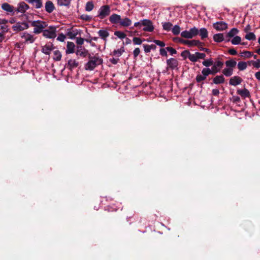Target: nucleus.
I'll list each match as a JSON object with an SVG mask.
<instances>
[{
    "label": "nucleus",
    "mask_w": 260,
    "mask_h": 260,
    "mask_svg": "<svg viewBox=\"0 0 260 260\" xmlns=\"http://www.w3.org/2000/svg\"><path fill=\"white\" fill-rule=\"evenodd\" d=\"M142 26H144L143 30L144 31L152 32L154 27L152 22L149 19H143L134 23V26L140 28Z\"/></svg>",
    "instance_id": "f257e3e1"
},
{
    "label": "nucleus",
    "mask_w": 260,
    "mask_h": 260,
    "mask_svg": "<svg viewBox=\"0 0 260 260\" xmlns=\"http://www.w3.org/2000/svg\"><path fill=\"white\" fill-rule=\"evenodd\" d=\"M103 63V60L99 56H94L90 57L89 61L86 63L85 69L86 70L92 71L98 66Z\"/></svg>",
    "instance_id": "f03ea898"
},
{
    "label": "nucleus",
    "mask_w": 260,
    "mask_h": 260,
    "mask_svg": "<svg viewBox=\"0 0 260 260\" xmlns=\"http://www.w3.org/2000/svg\"><path fill=\"white\" fill-rule=\"evenodd\" d=\"M31 25L34 27V32L36 34L43 32V29L47 25L45 22L41 20L32 21Z\"/></svg>",
    "instance_id": "7ed1b4c3"
},
{
    "label": "nucleus",
    "mask_w": 260,
    "mask_h": 260,
    "mask_svg": "<svg viewBox=\"0 0 260 260\" xmlns=\"http://www.w3.org/2000/svg\"><path fill=\"white\" fill-rule=\"evenodd\" d=\"M42 32L45 38L54 39L56 36V27L54 26H50L47 29L43 30Z\"/></svg>",
    "instance_id": "20e7f679"
},
{
    "label": "nucleus",
    "mask_w": 260,
    "mask_h": 260,
    "mask_svg": "<svg viewBox=\"0 0 260 260\" xmlns=\"http://www.w3.org/2000/svg\"><path fill=\"white\" fill-rule=\"evenodd\" d=\"M199 34V29L193 27L189 30H184L181 32V37L186 39H191Z\"/></svg>",
    "instance_id": "39448f33"
},
{
    "label": "nucleus",
    "mask_w": 260,
    "mask_h": 260,
    "mask_svg": "<svg viewBox=\"0 0 260 260\" xmlns=\"http://www.w3.org/2000/svg\"><path fill=\"white\" fill-rule=\"evenodd\" d=\"M110 7L109 6H102L98 11V17L100 19H104L110 14Z\"/></svg>",
    "instance_id": "423d86ee"
},
{
    "label": "nucleus",
    "mask_w": 260,
    "mask_h": 260,
    "mask_svg": "<svg viewBox=\"0 0 260 260\" xmlns=\"http://www.w3.org/2000/svg\"><path fill=\"white\" fill-rule=\"evenodd\" d=\"M21 38L23 40L25 43L31 44L34 42L35 38L34 36L27 32H23L20 34Z\"/></svg>",
    "instance_id": "0eeeda50"
},
{
    "label": "nucleus",
    "mask_w": 260,
    "mask_h": 260,
    "mask_svg": "<svg viewBox=\"0 0 260 260\" xmlns=\"http://www.w3.org/2000/svg\"><path fill=\"white\" fill-rule=\"evenodd\" d=\"M29 8V7L27 4L24 2H21L18 4L17 8H15L16 13L24 14Z\"/></svg>",
    "instance_id": "6e6552de"
},
{
    "label": "nucleus",
    "mask_w": 260,
    "mask_h": 260,
    "mask_svg": "<svg viewBox=\"0 0 260 260\" xmlns=\"http://www.w3.org/2000/svg\"><path fill=\"white\" fill-rule=\"evenodd\" d=\"M29 27V24L27 22H18L12 27L13 30L20 31L26 29Z\"/></svg>",
    "instance_id": "1a4fd4ad"
},
{
    "label": "nucleus",
    "mask_w": 260,
    "mask_h": 260,
    "mask_svg": "<svg viewBox=\"0 0 260 260\" xmlns=\"http://www.w3.org/2000/svg\"><path fill=\"white\" fill-rule=\"evenodd\" d=\"M2 8L3 10L12 15L16 13L15 8L7 3L2 5Z\"/></svg>",
    "instance_id": "9d476101"
},
{
    "label": "nucleus",
    "mask_w": 260,
    "mask_h": 260,
    "mask_svg": "<svg viewBox=\"0 0 260 260\" xmlns=\"http://www.w3.org/2000/svg\"><path fill=\"white\" fill-rule=\"evenodd\" d=\"M223 66V62L220 60L216 61L213 64V66L211 68V70L214 74H215L220 72L221 69Z\"/></svg>",
    "instance_id": "9b49d317"
},
{
    "label": "nucleus",
    "mask_w": 260,
    "mask_h": 260,
    "mask_svg": "<svg viewBox=\"0 0 260 260\" xmlns=\"http://www.w3.org/2000/svg\"><path fill=\"white\" fill-rule=\"evenodd\" d=\"M213 27L218 31H222L228 28V24L224 22H217L213 24Z\"/></svg>",
    "instance_id": "f8f14e48"
},
{
    "label": "nucleus",
    "mask_w": 260,
    "mask_h": 260,
    "mask_svg": "<svg viewBox=\"0 0 260 260\" xmlns=\"http://www.w3.org/2000/svg\"><path fill=\"white\" fill-rule=\"evenodd\" d=\"M183 44L187 45L188 47L199 46L202 43L198 40H182L180 41Z\"/></svg>",
    "instance_id": "ddd939ff"
},
{
    "label": "nucleus",
    "mask_w": 260,
    "mask_h": 260,
    "mask_svg": "<svg viewBox=\"0 0 260 260\" xmlns=\"http://www.w3.org/2000/svg\"><path fill=\"white\" fill-rule=\"evenodd\" d=\"M54 49L53 45L52 43L46 44L42 47V52L46 55H49L51 51Z\"/></svg>",
    "instance_id": "4468645a"
},
{
    "label": "nucleus",
    "mask_w": 260,
    "mask_h": 260,
    "mask_svg": "<svg viewBox=\"0 0 260 260\" xmlns=\"http://www.w3.org/2000/svg\"><path fill=\"white\" fill-rule=\"evenodd\" d=\"M167 63L169 68L173 70L177 67L178 62L177 59L171 58L167 60Z\"/></svg>",
    "instance_id": "2eb2a0df"
},
{
    "label": "nucleus",
    "mask_w": 260,
    "mask_h": 260,
    "mask_svg": "<svg viewBox=\"0 0 260 260\" xmlns=\"http://www.w3.org/2000/svg\"><path fill=\"white\" fill-rule=\"evenodd\" d=\"M242 82V79L239 76H234L232 77L229 81V84L233 86H237L240 84Z\"/></svg>",
    "instance_id": "dca6fc26"
},
{
    "label": "nucleus",
    "mask_w": 260,
    "mask_h": 260,
    "mask_svg": "<svg viewBox=\"0 0 260 260\" xmlns=\"http://www.w3.org/2000/svg\"><path fill=\"white\" fill-rule=\"evenodd\" d=\"M45 9L47 12L51 13L55 9V7L51 1H48L45 4Z\"/></svg>",
    "instance_id": "f3484780"
},
{
    "label": "nucleus",
    "mask_w": 260,
    "mask_h": 260,
    "mask_svg": "<svg viewBox=\"0 0 260 260\" xmlns=\"http://www.w3.org/2000/svg\"><path fill=\"white\" fill-rule=\"evenodd\" d=\"M121 19V16L119 15L116 14H113L109 17L110 21L113 24H116L118 23L120 24Z\"/></svg>",
    "instance_id": "a211bd4d"
},
{
    "label": "nucleus",
    "mask_w": 260,
    "mask_h": 260,
    "mask_svg": "<svg viewBox=\"0 0 260 260\" xmlns=\"http://www.w3.org/2000/svg\"><path fill=\"white\" fill-rule=\"evenodd\" d=\"M98 35L100 38L103 39L105 42L107 41V38L109 36V33L106 29H100L98 31Z\"/></svg>",
    "instance_id": "6ab92c4d"
},
{
    "label": "nucleus",
    "mask_w": 260,
    "mask_h": 260,
    "mask_svg": "<svg viewBox=\"0 0 260 260\" xmlns=\"http://www.w3.org/2000/svg\"><path fill=\"white\" fill-rule=\"evenodd\" d=\"M132 23V21L129 18L127 17H124L122 19H121L119 24L123 27H128L130 26Z\"/></svg>",
    "instance_id": "aec40b11"
},
{
    "label": "nucleus",
    "mask_w": 260,
    "mask_h": 260,
    "mask_svg": "<svg viewBox=\"0 0 260 260\" xmlns=\"http://www.w3.org/2000/svg\"><path fill=\"white\" fill-rule=\"evenodd\" d=\"M75 45L74 43L68 42L67 45V50L66 52L67 54L73 53L75 51Z\"/></svg>",
    "instance_id": "412c9836"
},
{
    "label": "nucleus",
    "mask_w": 260,
    "mask_h": 260,
    "mask_svg": "<svg viewBox=\"0 0 260 260\" xmlns=\"http://www.w3.org/2000/svg\"><path fill=\"white\" fill-rule=\"evenodd\" d=\"M237 92L238 94L241 95V96L244 99L250 96L249 91L246 88L238 89Z\"/></svg>",
    "instance_id": "4be33fe9"
},
{
    "label": "nucleus",
    "mask_w": 260,
    "mask_h": 260,
    "mask_svg": "<svg viewBox=\"0 0 260 260\" xmlns=\"http://www.w3.org/2000/svg\"><path fill=\"white\" fill-rule=\"evenodd\" d=\"M225 79L222 75L216 76L213 80V83L216 84L223 83Z\"/></svg>",
    "instance_id": "5701e85b"
},
{
    "label": "nucleus",
    "mask_w": 260,
    "mask_h": 260,
    "mask_svg": "<svg viewBox=\"0 0 260 260\" xmlns=\"http://www.w3.org/2000/svg\"><path fill=\"white\" fill-rule=\"evenodd\" d=\"M199 34L202 39L207 38L208 36V32L207 29L204 27L201 28L199 30Z\"/></svg>",
    "instance_id": "b1692460"
},
{
    "label": "nucleus",
    "mask_w": 260,
    "mask_h": 260,
    "mask_svg": "<svg viewBox=\"0 0 260 260\" xmlns=\"http://www.w3.org/2000/svg\"><path fill=\"white\" fill-rule=\"evenodd\" d=\"M213 40L216 42H221L224 40L222 34H217L213 36Z\"/></svg>",
    "instance_id": "393cba45"
},
{
    "label": "nucleus",
    "mask_w": 260,
    "mask_h": 260,
    "mask_svg": "<svg viewBox=\"0 0 260 260\" xmlns=\"http://www.w3.org/2000/svg\"><path fill=\"white\" fill-rule=\"evenodd\" d=\"M68 65L70 69H72L78 67V62L75 59H70L68 61Z\"/></svg>",
    "instance_id": "a878e982"
},
{
    "label": "nucleus",
    "mask_w": 260,
    "mask_h": 260,
    "mask_svg": "<svg viewBox=\"0 0 260 260\" xmlns=\"http://www.w3.org/2000/svg\"><path fill=\"white\" fill-rule=\"evenodd\" d=\"M239 33V30L236 28H233L230 31L227 33V37L233 38Z\"/></svg>",
    "instance_id": "bb28decb"
},
{
    "label": "nucleus",
    "mask_w": 260,
    "mask_h": 260,
    "mask_svg": "<svg viewBox=\"0 0 260 260\" xmlns=\"http://www.w3.org/2000/svg\"><path fill=\"white\" fill-rule=\"evenodd\" d=\"M61 54L59 51L56 50L53 51V58L54 60L56 61H59L61 58Z\"/></svg>",
    "instance_id": "cd10ccee"
},
{
    "label": "nucleus",
    "mask_w": 260,
    "mask_h": 260,
    "mask_svg": "<svg viewBox=\"0 0 260 260\" xmlns=\"http://www.w3.org/2000/svg\"><path fill=\"white\" fill-rule=\"evenodd\" d=\"M222 73L226 77H230L233 73V69L231 68H224L222 71Z\"/></svg>",
    "instance_id": "c85d7f7f"
},
{
    "label": "nucleus",
    "mask_w": 260,
    "mask_h": 260,
    "mask_svg": "<svg viewBox=\"0 0 260 260\" xmlns=\"http://www.w3.org/2000/svg\"><path fill=\"white\" fill-rule=\"evenodd\" d=\"M202 74L206 78L208 75L210 74L214 75L212 70L208 68H205L203 69V70H202Z\"/></svg>",
    "instance_id": "c756f323"
},
{
    "label": "nucleus",
    "mask_w": 260,
    "mask_h": 260,
    "mask_svg": "<svg viewBox=\"0 0 260 260\" xmlns=\"http://www.w3.org/2000/svg\"><path fill=\"white\" fill-rule=\"evenodd\" d=\"M241 38L238 36H236L235 37H233V39L231 41L232 44L234 45L240 44L241 43Z\"/></svg>",
    "instance_id": "7c9ffc66"
},
{
    "label": "nucleus",
    "mask_w": 260,
    "mask_h": 260,
    "mask_svg": "<svg viewBox=\"0 0 260 260\" xmlns=\"http://www.w3.org/2000/svg\"><path fill=\"white\" fill-rule=\"evenodd\" d=\"M225 64L227 68H231L233 69V68L237 64V62L233 59H230L226 61Z\"/></svg>",
    "instance_id": "2f4dec72"
},
{
    "label": "nucleus",
    "mask_w": 260,
    "mask_h": 260,
    "mask_svg": "<svg viewBox=\"0 0 260 260\" xmlns=\"http://www.w3.org/2000/svg\"><path fill=\"white\" fill-rule=\"evenodd\" d=\"M214 63V61L212 58H210L204 60L202 62V64L206 67V68H208L212 65H213Z\"/></svg>",
    "instance_id": "473e14b6"
},
{
    "label": "nucleus",
    "mask_w": 260,
    "mask_h": 260,
    "mask_svg": "<svg viewBox=\"0 0 260 260\" xmlns=\"http://www.w3.org/2000/svg\"><path fill=\"white\" fill-rule=\"evenodd\" d=\"M245 38L249 41H253L256 39V36L253 32H247Z\"/></svg>",
    "instance_id": "72a5a7b5"
},
{
    "label": "nucleus",
    "mask_w": 260,
    "mask_h": 260,
    "mask_svg": "<svg viewBox=\"0 0 260 260\" xmlns=\"http://www.w3.org/2000/svg\"><path fill=\"white\" fill-rule=\"evenodd\" d=\"M163 29L167 31H169L172 29V24L169 22L162 23Z\"/></svg>",
    "instance_id": "f704fd0d"
},
{
    "label": "nucleus",
    "mask_w": 260,
    "mask_h": 260,
    "mask_svg": "<svg viewBox=\"0 0 260 260\" xmlns=\"http://www.w3.org/2000/svg\"><path fill=\"white\" fill-rule=\"evenodd\" d=\"M70 3L71 0H57V4L60 6H68Z\"/></svg>",
    "instance_id": "c9c22d12"
},
{
    "label": "nucleus",
    "mask_w": 260,
    "mask_h": 260,
    "mask_svg": "<svg viewBox=\"0 0 260 260\" xmlns=\"http://www.w3.org/2000/svg\"><path fill=\"white\" fill-rule=\"evenodd\" d=\"M124 51V50L123 47H121L120 49H118L117 50H114L113 52V55L119 57L122 55Z\"/></svg>",
    "instance_id": "e433bc0d"
},
{
    "label": "nucleus",
    "mask_w": 260,
    "mask_h": 260,
    "mask_svg": "<svg viewBox=\"0 0 260 260\" xmlns=\"http://www.w3.org/2000/svg\"><path fill=\"white\" fill-rule=\"evenodd\" d=\"M237 66L240 71H243L246 69L247 66L246 62L240 61L238 62Z\"/></svg>",
    "instance_id": "4c0bfd02"
},
{
    "label": "nucleus",
    "mask_w": 260,
    "mask_h": 260,
    "mask_svg": "<svg viewBox=\"0 0 260 260\" xmlns=\"http://www.w3.org/2000/svg\"><path fill=\"white\" fill-rule=\"evenodd\" d=\"M94 8L93 4L92 2H88L86 3L85 10L86 11L90 12L93 10Z\"/></svg>",
    "instance_id": "58836bf2"
},
{
    "label": "nucleus",
    "mask_w": 260,
    "mask_h": 260,
    "mask_svg": "<svg viewBox=\"0 0 260 260\" xmlns=\"http://www.w3.org/2000/svg\"><path fill=\"white\" fill-rule=\"evenodd\" d=\"M114 35L120 39H123L126 37V35L124 32L120 31H115Z\"/></svg>",
    "instance_id": "ea45409f"
},
{
    "label": "nucleus",
    "mask_w": 260,
    "mask_h": 260,
    "mask_svg": "<svg viewBox=\"0 0 260 260\" xmlns=\"http://www.w3.org/2000/svg\"><path fill=\"white\" fill-rule=\"evenodd\" d=\"M190 54H191V53H190V52L188 50H184L181 52V56L184 59H186V58L189 59Z\"/></svg>",
    "instance_id": "a19ab883"
},
{
    "label": "nucleus",
    "mask_w": 260,
    "mask_h": 260,
    "mask_svg": "<svg viewBox=\"0 0 260 260\" xmlns=\"http://www.w3.org/2000/svg\"><path fill=\"white\" fill-rule=\"evenodd\" d=\"M172 33L177 35H178L180 32V28L179 25H176L172 28Z\"/></svg>",
    "instance_id": "79ce46f5"
},
{
    "label": "nucleus",
    "mask_w": 260,
    "mask_h": 260,
    "mask_svg": "<svg viewBox=\"0 0 260 260\" xmlns=\"http://www.w3.org/2000/svg\"><path fill=\"white\" fill-rule=\"evenodd\" d=\"M196 55L197 57V59L199 61V59H204L206 57V54L204 53H201L199 52H196Z\"/></svg>",
    "instance_id": "37998d69"
},
{
    "label": "nucleus",
    "mask_w": 260,
    "mask_h": 260,
    "mask_svg": "<svg viewBox=\"0 0 260 260\" xmlns=\"http://www.w3.org/2000/svg\"><path fill=\"white\" fill-rule=\"evenodd\" d=\"M241 56L246 58H249L252 56V53L250 51H245L241 53Z\"/></svg>",
    "instance_id": "c03bdc74"
},
{
    "label": "nucleus",
    "mask_w": 260,
    "mask_h": 260,
    "mask_svg": "<svg viewBox=\"0 0 260 260\" xmlns=\"http://www.w3.org/2000/svg\"><path fill=\"white\" fill-rule=\"evenodd\" d=\"M133 42L135 45H141L142 43L141 39L138 37H134L133 39Z\"/></svg>",
    "instance_id": "a18cd8bd"
},
{
    "label": "nucleus",
    "mask_w": 260,
    "mask_h": 260,
    "mask_svg": "<svg viewBox=\"0 0 260 260\" xmlns=\"http://www.w3.org/2000/svg\"><path fill=\"white\" fill-rule=\"evenodd\" d=\"M206 79V77H205L202 74H199L196 77V80L198 82H200L202 81L205 80Z\"/></svg>",
    "instance_id": "49530a36"
},
{
    "label": "nucleus",
    "mask_w": 260,
    "mask_h": 260,
    "mask_svg": "<svg viewBox=\"0 0 260 260\" xmlns=\"http://www.w3.org/2000/svg\"><path fill=\"white\" fill-rule=\"evenodd\" d=\"M81 19L85 21H90L92 19V17L87 14H83L81 16Z\"/></svg>",
    "instance_id": "de8ad7c7"
},
{
    "label": "nucleus",
    "mask_w": 260,
    "mask_h": 260,
    "mask_svg": "<svg viewBox=\"0 0 260 260\" xmlns=\"http://www.w3.org/2000/svg\"><path fill=\"white\" fill-rule=\"evenodd\" d=\"M65 39H66V36L63 34L61 33L58 35V36L57 38V40L62 42L64 41Z\"/></svg>",
    "instance_id": "09e8293b"
},
{
    "label": "nucleus",
    "mask_w": 260,
    "mask_h": 260,
    "mask_svg": "<svg viewBox=\"0 0 260 260\" xmlns=\"http://www.w3.org/2000/svg\"><path fill=\"white\" fill-rule=\"evenodd\" d=\"M189 60L191 62H197L198 61L197 57L196 55V52L194 54H191Z\"/></svg>",
    "instance_id": "8fccbe9b"
},
{
    "label": "nucleus",
    "mask_w": 260,
    "mask_h": 260,
    "mask_svg": "<svg viewBox=\"0 0 260 260\" xmlns=\"http://www.w3.org/2000/svg\"><path fill=\"white\" fill-rule=\"evenodd\" d=\"M153 42L156 44L157 45L160 46V47H164L165 46V44L164 42L160 41L159 40H154L153 41Z\"/></svg>",
    "instance_id": "3c124183"
},
{
    "label": "nucleus",
    "mask_w": 260,
    "mask_h": 260,
    "mask_svg": "<svg viewBox=\"0 0 260 260\" xmlns=\"http://www.w3.org/2000/svg\"><path fill=\"white\" fill-rule=\"evenodd\" d=\"M166 50L168 51H169L171 55L176 54V53H177L176 50L172 47H168L166 48Z\"/></svg>",
    "instance_id": "603ef678"
},
{
    "label": "nucleus",
    "mask_w": 260,
    "mask_h": 260,
    "mask_svg": "<svg viewBox=\"0 0 260 260\" xmlns=\"http://www.w3.org/2000/svg\"><path fill=\"white\" fill-rule=\"evenodd\" d=\"M252 65L255 68L258 69L260 68V60L258 59L256 61H252Z\"/></svg>",
    "instance_id": "864d4df0"
},
{
    "label": "nucleus",
    "mask_w": 260,
    "mask_h": 260,
    "mask_svg": "<svg viewBox=\"0 0 260 260\" xmlns=\"http://www.w3.org/2000/svg\"><path fill=\"white\" fill-rule=\"evenodd\" d=\"M140 50L139 48H136L133 51V55L135 58H136L140 54Z\"/></svg>",
    "instance_id": "5fc2aeb1"
},
{
    "label": "nucleus",
    "mask_w": 260,
    "mask_h": 260,
    "mask_svg": "<svg viewBox=\"0 0 260 260\" xmlns=\"http://www.w3.org/2000/svg\"><path fill=\"white\" fill-rule=\"evenodd\" d=\"M84 39L80 37L77 38L76 39V43L78 45H82L84 43Z\"/></svg>",
    "instance_id": "6e6d98bb"
},
{
    "label": "nucleus",
    "mask_w": 260,
    "mask_h": 260,
    "mask_svg": "<svg viewBox=\"0 0 260 260\" xmlns=\"http://www.w3.org/2000/svg\"><path fill=\"white\" fill-rule=\"evenodd\" d=\"M166 49L164 48H161L159 50L160 54L164 56H167V52L166 50Z\"/></svg>",
    "instance_id": "4d7b16f0"
},
{
    "label": "nucleus",
    "mask_w": 260,
    "mask_h": 260,
    "mask_svg": "<svg viewBox=\"0 0 260 260\" xmlns=\"http://www.w3.org/2000/svg\"><path fill=\"white\" fill-rule=\"evenodd\" d=\"M202 44L201 45H199L198 46L200 50L205 51L207 53L210 52V50L209 49L202 47Z\"/></svg>",
    "instance_id": "13d9d810"
},
{
    "label": "nucleus",
    "mask_w": 260,
    "mask_h": 260,
    "mask_svg": "<svg viewBox=\"0 0 260 260\" xmlns=\"http://www.w3.org/2000/svg\"><path fill=\"white\" fill-rule=\"evenodd\" d=\"M229 53L231 55H236L237 54V51L235 49H234V48L230 49L229 50Z\"/></svg>",
    "instance_id": "bf43d9fd"
},
{
    "label": "nucleus",
    "mask_w": 260,
    "mask_h": 260,
    "mask_svg": "<svg viewBox=\"0 0 260 260\" xmlns=\"http://www.w3.org/2000/svg\"><path fill=\"white\" fill-rule=\"evenodd\" d=\"M212 93L214 95L217 96L219 94V91L217 89H213L212 90Z\"/></svg>",
    "instance_id": "052dcab7"
},
{
    "label": "nucleus",
    "mask_w": 260,
    "mask_h": 260,
    "mask_svg": "<svg viewBox=\"0 0 260 260\" xmlns=\"http://www.w3.org/2000/svg\"><path fill=\"white\" fill-rule=\"evenodd\" d=\"M144 50L146 52H149L150 51V48L149 46L145 45H144Z\"/></svg>",
    "instance_id": "680f3d73"
},
{
    "label": "nucleus",
    "mask_w": 260,
    "mask_h": 260,
    "mask_svg": "<svg viewBox=\"0 0 260 260\" xmlns=\"http://www.w3.org/2000/svg\"><path fill=\"white\" fill-rule=\"evenodd\" d=\"M255 76L257 80H260V71L256 72L255 74Z\"/></svg>",
    "instance_id": "e2e57ef3"
},
{
    "label": "nucleus",
    "mask_w": 260,
    "mask_h": 260,
    "mask_svg": "<svg viewBox=\"0 0 260 260\" xmlns=\"http://www.w3.org/2000/svg\"><path fill=\"white\" fill-rule=\"evenodd\" d=\"M5 39L4 35L0 32V42H2Z\"/></svg>",
    "instance_id": "0e129e2a"
},
{
    "label": "nucleus",
    "mask_w": 260,
    "mask_h": 260,
    "mask_svg": "<svg viewBox=\"0 0 260 260\" xmlns=\"http://www.w3.org/2000/svg\"><path fill=\"white\" fill-rule=\"evenodd\" d=\"M250 28V26L249 25H247L246 27L244 28V31L246 32H248Z\"/></svg>",
    "instance_id": "69168bd1"
},
{
    "label": "nucleus",
    "mask_w": 260,
    "mask_h": 260,
    "mask_svg": "<svg viewBox=\"0 0 260 260\" xmlns=\"http://www.w3.org/2000/svg\"><path fill=\"white\" fill-rule=\"evenodd\" d=\"M235 101L236 102H239V101H240V98L239 97L237 96L235 98Z\"/></svg>",
    "instance_id": "338daca9"
},
{
    "label": "nucleus",
    "mask_w": 260,
    "mask_h": 260,
    "mask_svg": "<svg viewBox=\"0 0 260 260\" xmlns=\"http://www.w3.org/2000/svg\"><path fill=\"white\" fill-rule=\"evenodd\" d=\"M256 52L258 54H260V48L257 49L256 51Z\"/></svg>",
    "instance_id": "774afa93"
}]
</instances>
